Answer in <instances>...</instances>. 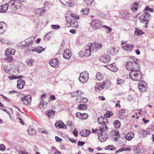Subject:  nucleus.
I'll use <instances>...</instances> for the list:
<instances>
[{
	"label": "nucleus",
	"mask_w": 154,
	"mask_h": 154,
	"mask_svg": "<svg viewBox=\"0 0 154 154\" xmlns=\"http://www.w3.org/2000/svg\"><path fill=\"white\" fill-rule=\"evenodd\" d=\"M128 59L129 61L126 62V68L128 70L133 71L140 70V66L137 58L132 56L128 57Z\"/></svg>",
	"instance_id": "1"
},
{
	"label": "nucleus",
	"mask_w": 154,
	"mask_h": 154,
	"mask_svg": "<svg viewBox=\"0 0 154 154\" xmlns=\"http://www.w3.org/2000/svg\"><path fill=\"white\" fill-rule=\"evenodd\" d=\"M129 75L132 80L135 81L140 80L142 77L141 72L139 70L131 71Z\"/></svg>",
	"instance_id": "2"
},
{
	"label": "nucleus",
	"mask_w": 154,
	"mask_h": 154,
	"mask_svg": "<svg viewBox=\"0 0 154 154\" xmlns=\"http://www.w3.org/2000/svg\"><path fill=\"white\" fill-rule=\"evenodd\" d=\"M16 51L14 49L9 48L7 49L5 51V55L6 56L5 58V60H7L8 62H12L13 59L11 55L14 54Z\"/></svg>",
	"instance_id": "3"
},
{
	"label": "nucleus",
	"mask_w": 154,
	"mask_h": 154,
	"mask_svg": "<svg viewBox=\"0 0 154 154\" xmlns=\"http://www.w3.org/2000/svg\"><path fill=\"white\" fill-rule=\"evenodd\" d=\"M102 24V22L99 20H93L91 22V26L95 30L100 28Z\"/></svg>",
	"instance_id": "4"
},
{
	"label": "nucleus",
	"mask_w": 154,
	"mask_h": 154,
	"mask_svg": "<svg viewBox=\"0 0 154 154\" xmlns=\"http://www.w3.org/2000/svg\"><path fill=\"white\" fill-rule=\"evenodd\" d=\"M150 17V15L149 14L147 13H146L141 15L139 17V19L141 23L146 24V26H147Z\"/></svg>",
	"instance_id": "5"
},
{
	"label": "nucleus",
	"mask_w": 154,
	"mask_h": 154,
	"mask_svg": "<svg viewBox=\"0 0 154 154\" xmlns=\"http://www.w3.org/2000/svg\"><path fill=\"white\" fill-rule=\"evenodd\" d=\"M88 74L85 72L80 74L79 79L81 82L85 83L88 81Z\"/></svg>",
	"instance_id": "6"
},
{
	"label": "nucleus",
	"mask_w": 154,
	"mask_h": 154,
	"mask_svg": "<svg viewBox=\"0 0 154 154\" xmlns=\"http://www.w3.org/2000/svg\"><path fill=\"white\" fill-rule=\"evenodd\" d=\"M100 129H97L94 130L93 129L92 131L93 133H97V134H99V133H105L104 131H106L108 130V128L105 124H103L100 127Z\"/></svg>",
	"instance_id": "7"
},
{
	"label": "nucleus",
	"mask_w": 154,
	"mask_h": 154,
	"mask_svg": "<svg viewBox=\"0 0 154 154\" xmlns=\"http://www.w3.org/2000/svg\"><path fill=\"white\" fill-rule=\"evenodd\" d=\"M147 85L143 81L140 82L138 84V88L142 92H145L147 90Z\"/></svg>",
	"instance_id": "8"
},
{
	"label": "nucleus",
	"mask_w": 154,
	"mask_h": 154,
	"mask_svg": "<svg viewBox=\"0 0 154 154\" xmlns=\"http://www.w3.org/2000/svg\"><path fill=\"white\" fill-rule=\"evenodd\" d=\"M22 102L26 105L30 104L31 101V97L29 95H27L21 98Z\"/></svg>",
	"instance_id": "9"
},
{
	"label": "nucleus",
	"mask_w": 154,
	"mask_h": 154,
	"mask_svg": "<svg viewBox=\"0 0 154 154\" xmlns=\"http://www.w3.org/2000/svg\"><path fill=\"white\" fill-rule=\"evenodd\" d=\"M88 46L91 47L92 51H94L95 49H99L102 47L101 44L97 42L94 43L93 44L89 43L88 44Z\"/></svg>",
	"instance_id": "10"
},
{
	"label": "nucleus",
	"mask_w": 154,
	"mask_h": 154,
	"mask_svg": "<svg viewBox=\"0 0 154 154\" xmlns=\"http://www.w3.org/2000/svg\"><path fill=\"white\" fill-rule=\"evenodd\" d=\"M97 134L101 142L105 141L107 139L108 136L106 133H100Z\"/></svg>",
	"instance_id": "11"
},
{
	"label": "nucleus",
	"mask_w": 154,
	"mask_h": 154,
	"mask_svg": "<svg viewBox=\"0 0 154 154\" xmlns=\"http://www.w3.org/2000/svg\"><path fill=\"white\" fill-rule=\"evenodd\" d=\"M122 48L125 50L129 51L133 49L134 48V46L132 44L128 43L122 46Z\"/></svg>",
	"instance_id": "12"
},
{
	"label": "nucleus",
	"mask_w": 154,
	"mask_h": 154,
	"mask_svg": "<svg viewBox=\"0 0 154 154\" xmlns=\"http://www.w3.org/2000/svg\"><path fill=\"white\" fill-rule=\"evenodd\" d=\"M92 51L91 47L88 46V44L85 46V51L84 52V55L86 57L89 56Z\"/></svg>",
	"instance_id": "13"
},
{
	"label": "nucleus",
	"mask_w": 154,
	"mask_h": 154,
	"mask_svg": "<svg viewBox=\"0 0 154 154\" xmlns=\"http://www.w3.org/2000/svg\"><path fill=\"white\" fill-rule=\"evenodd\" d=\"M72 55V54L70 50L68 49H66L63 52V57L66 59H69Z\"/></svg>",
	"instance_id": "14"
},
{
	"label": "nucleus",
	"mask_w": 154,
	"mask_h": 154,
	"mask_svg": "<svg viewBox=\"0 0 154 154\" xmlns=\"http://www.w3.org/2000/svg\"><path fill=\"white\" fill-rule=\"evenodd\" d=\"M101 62L107 63L111 60V57L109 55H104L102 56L100 58Z\"/></svg>",
	"instance_id": "15"
},
{
	"label": "nucleus",
	"mask_w": 154,
	"mask_h": 154,
	"mask_svg": "<svg viewBox=\"0 0 154 154\" xmlns=\"http://www.w3.org/2000/svg\"><path fill=\"white\" fill-rule=\"evenodd\" d=\"M49 63L52 66L57 67L58 66L59 61L57 59L54 58L51 60Z\"/></svg>",
	"instance_id": "16"
},
{
	"label": "nucleus",
	"mask_w": 154,
	"mask_h": 154,
	"mask_svg": "<svg viewBox=\"0 0 154 154\" xmlns=\"http://www.w3.org/2000/svg\"><path fill=\"white\" fill-rule=\"evenodd\" d=\"M25 84V82L22 79L18 80L17 82V87L20 89L23 88Z\"/></svg>",
	"instance_id": "17"
},
{
	"label": "nucleus",
	"mask_w": 154,
	"mask_h": 154,
	"mask_svg": "<svg viewBox=\"0 0 154 154\" xmlns=\"http://www.w3.org/2000/svg\"><path fill=\"white\" fill-rule=\"evenodd\" d=\"M105 66L107 68L114 72H115L117 70V68L114 63L105 65Z\"/></svg>",
	"instance_id": "18"
},
{
	"label": "nucleus",
	"mask_w": 154,
	"mask_h": 154,
	"mask_svg": "<svg viewBox=\"0 0 154 154\" xmlns=\"http://www.w3.org/2000/svg\"><path fill=\"white\" fill-rule=\"evenodd\" d=\"M102 86H103V88H108L111 85L110 82L108 80H105L103 81L101 83Z\"/></svg>",
	"instance_id": "19"
},
{
	"label": "nucleus",
	"mask_w": 154,
	"mask_h": 154,
	"mask_svg": "<svg viewBox=\"0 0 154 154\" xmlns=\"http://www.w3.org/2000/svg\"><path fill=\"white\" fill-rule=\"evenodd\" d=\"M55 126L57 128H63L64 129L65 128H66V125L61 121H56Z\"/></svg>",
	"instance_id": "20"
},
{
	"label": "nucleus",
	"mask_w": 154,
	"mask_h": 154,
	"mask_svg": "<svg viewBox=\"0 0 154 154\" xmlns=\"http://www.w3.org/2000/svg\"><path fill=\"white\" fill-rule=\"evenodd\" d=\"M6 29L5 23L3 22H0V34L3 33Z\"/></svg>",
	"instance_id": "21"
},
{
	"label": "nucleus",
	"mask_w": 154,
	"mask_h": 154,
	"mask_svg": "<svg viewBox=\"0 0 154 154\" xmlns=\"http://www.w3.org/2000/svg\"><path fill=\"white\" fill-rule=\"evenodd\" d=\"M22 5L21 3L19 0H15V3L14 4V10H17L20 8L22 6Z\"/></svg>",
	"instance_id": "22"
},
{
	"label": "nucleus",
	"mask_w": 154,
	"mask_h": 154,
	"mask_svg": "<svg viewBox=\"0 0 154 154\" xmlns=\"http://www.w3.org/2000/svg\"><path fill=\"white\" fill-rule=\"evenodd\" d=\"M76 100L77 103H84L88 101V99L85 97H79L76 98Z\"/></svg>",
	"instance_id": "23"
},
{
	"label": "nucleus",
	"mask_w": 154,
	"mask_h": 154,
	"mask_svg": "<svg viewBox=\"0 0 154 154\" xmlns=\"http://www.w3.org/2000/svg\"><path fill=\"white\" fill-rule=\"evenodd\" d=\"M8 8V5L7 4H4L3 5L0 6V12L4 13L6 11Z\"/></svg>",
	"instance_id": "24"
},
{
	"label": "nucleus",
	"mask_w": 154,
	"mask_h": 154,
	"mask_svg": "<svg viewBox=\"0 0 154 154\" xmlns=\"http://www.w3.org/2000/svg\"><path fill=\"white\" fill-rule=\"evenodd\" d=\"M90 133L89 131L87 130H83L81 131L79 134L83 137L87 136Z\"/></svg>",
	"instance_id": "25"
},
{
	"label": "nucleus",
	"mask_w": 154,
	"mask_h": 154,
	"mask_svg": "<svg viewBox=\"0 0 154 154\" xmlns=\"http://www.w3.org/2000/svg\"><path fill=\"white\" fill-rule=\"evenodd\" d=\"M134 137V134L133 133H128L125 136L126 139L128 140H130Z\"/></svg>",
	"instance_id": "26"
},
{
	"label": "nucleus",
	"mask_w": 154,
	"mask_h": 154,
	"mask_svg": "<svg viewBox=\"0 0 154 154\" xmlns=\"http://www.w3.org/2000/svg\"><path fill=\"white\" fill-rule=\"evenodd\" d=\"M82 92L79 90L77 91H74L71 93V95L72 97H78L81 95Z\"/></svg>",
	"instance_id": "27"
},
{
	"label": "nucleus",
	"mask_w": 154,
	"mask_h": 154,
	"mask_svg": "<svg viewBox=\"0 0 154 154\" xmlns=\"http://www.w3.org/2000/svg\"><path fill=\"white\" fill-rule=\"evenodd\" d=\"M47 103L44 100H42L39 105V107L42 109H45L47 107Z\"/></svg>",
	"instance_id": "28"
},
{
	"label": "nucleus",
	"mask_w": 154,
	"mask_h": 154,
	"mask_svg": "<svg viewBox=\"0 0 154 154\" xmlns=\"http://www.w3.org/2000/svg\"><path fill=\"white\" fill-rule=\"evenodd\" d=\"M138 7V4L137 2L133 4L131 7V9L133 12L137 11Z\"/></svg>",
	"instance_id": "29"
},
{
	"label": "nucleus",
	"mask_w": 154,
	"mask_h": 154,
	"mask_svg": "<svg viewBox=\"0 0 154 154\" xmlns=\"http://www.w3.org/2000/svg\"><path fill=\"white\" fill-rule=\"evenodd\" d=\"M103 88V86H102L101 84H100L99 83H97L95 87V90L98 92H99L101 91Z\"/></svg>",
	"instance_id": "30"
},
{
	"label": "nucleus",
	"mask_w": 154,
	"mask_h": 154,
	"mask_svg": "<svg viewBox=\"0 0 154 154\" xmlns=\"http://www.w3.org/2000/svg\"><path fill=\"white\" fill-rule=\"evenodd\" d=\"M71 26L73 27L78 28V24L77 22H76L74 20H70L69 22Z\"/></svg>",
	"instance_id": "31"
},
{
	"label": "nucleus",
	"mask_w": 154,
	"mask_h": 154,
	"mask_svg": "<svg viewBox=\"0 0 154 154\" xmlns=\"http://www.w3.org/2000/svg\"><path fill=\"white\" fill-rule=\"evenodd\" d=\"M45 11V8H38L35 10V12L38 15H41Z\"/></svg>",
	"instance_id": "32"
},
{
	"label": "nucleus",
	"mask_w": 154,
	"mask_h": 154,
	"mask_svg": "<svg viewBox=\"0 0 154 154\" xmlns=\"http://www.w3.org/2000/svg\"><path fill=\"white\" fill-rule=\"evenodd\" d=\"M15 3V1L13 0H11L9 1L8 4H7L8 5V7H9V8L11 9L14 10V8L13 7L14 6V4Z\"/></svg>",
	"instance_id": "33"
},
{
	"label": "nucleus",
	"mask_w": 154,
	"mask_h": 154,
	"mask_svg": "<svg viewBox=\"0 0 154 154\" xmlns=\"http://www.w3.org/2000/svg\"><path fill=\"white\" fill-rule=\"evenodd\" d=\"M34 62V60L33 59L29 58L27 60L26 63L29 66H33V63Z\"/></svg>",
	"instance_id": "34"
},
{
	"label": "nucleus",
	"mask_w": 154,
	"mask_h": 154,
	"mask_svg": "<svg viewBox=\"0 0 154 154\" xmlns=\"http://www.w3.org/2000/svg\"><path fill=\"white\" fill-rule=\"evenodd\" d=\"M54 112L52 110L49 109L48 111L47 115L49 118H51L53 116Z\"/></svg>",
	"instance_id": "35"
},
{
	"label": "nucleus",
	"mask_w": 154,
	"mask_h": 154,
	"mask_svg": "<svg viewBox=\"0 0 154 154\" xmlns=\"http://www.w3.org/2000/svg\"><path fill=\"white\" fill-rule=\"evenodd\" d=\"M109 50L110 54L112 55H115L117 53V49L114 48L109 49Z\"/></svg>",
	"instance_id": "36"
},
{
	"label": "nucleus",
	"mask_w": 154,
	"mask_h": 154,
	"mask_svg": "<svg viewBox=\"0 0 154 154\" xmlns=\"http://www.w3.org/2000/svg\"><path fill=\"white\" fill-rule=\"evenodd\" d=\"M96 77L97 80L99 81H101L103 79V76L101 73L98 72L96 75Z\"/></svg>",
	"instance_id": "37"
},
{
	"label": "nucleus",
	"mask_w": 154,
	"mask_h": 154,
	"mask_svg": "<svg viewBox=\"0 0 154 154\" xmlns=\"http://www.w3.org/2000/svg\"><path fill=\"white\" fill-rule=\"evenodd\" d=\"M134 33L136 35H142L144 33L142 30H140L137 28H135Z\"/></svg>",
	"instance_id": "38"
},
{
	"label": "nucleus",
	"mask_w": 154,
	"mask_h": 154,
	"mask_svg": "<svg viewBox=\"0 0 154 154\" xmlns=\"http://www.w3.org/2000/svg\"><path fill=\"white\" fill-rule=\"evenodd\" d=\"M89 9L88 8H83L81 10V12L83 15H87L89 13Z\"/></svg>",
	"instance_id": "39"
},
{
	"label": "nucleus",
	"mask_w": 154,
	"mask_h": 154,
	"mask_svg": "<svg viewBox=\"0 0 154 154\" xmlns=\"http://www.w3.org/2000/svg\"><path fill=\"white\" fill-rule=\"evenodd\" d=\"M88 108V106L85 104H81L79 106V109H80L85 110Z\"/></svg>",
	"instance_id": "40"
},
{
	"label": "nucleus",
	"mask_w": 154,
	"mask_h": 154,
	"mask_svg": "<svg viewBox=\"0 0 154 154\" xmlns=\"http://www.w3.org/2000/svg\"><path fill=\"white\" fill-rule=\"evenodd\" d=\"M131 150V148L130 147H128V148H121L120 149L118 150L117 152H122L123 151H130Z\"/></svg>",
	"instance_id": "41"
},
{
	"label": "nucleus",
	"mask_w": 154,
	"mask_h": 154,
	"mask_svg": "<svg viewBox=\"0 0 154 154\" xmlns=\"http://www.w3.org/2000/svg\"><path fill=\"white\" fill-rule=\"evenodd\" d=\"M115 147L112 145H108L105 147V149L108 150H113L115 149Z\"/></svg>",
	"instance_id": "42"
},
{
	"label": "nucleus",
	"mask_w": 154,
	"mask_h": 154,
	"mask_svg": "<svg viewBox=\"0 0 154 154\" xmlns=\"http://www.w3.org/2000/svg\"><path fill=\"white\" fill-rule=\"evenodd\" d=\"M45 48H43L42 47L39 46L36 48L37 52L38 53H41L43 51L45 50Z\"/></svg>",
	"instance_id": "43"
},
{
	"label": "nucleus",
	"mask_w": 154,
	"mask_h": 154,
	"mask_svg": "<svg viewBox=\"0 0 154 154\" xmlns=\"http://www.w3.org/2000/svg\"><path fill=\"white\" fill-rule=\"evenodd\" d=\"M28 134L30 135H33L35 133V131L34 129L31 128H29L28 131Z\"/></svg>",
	"instance_id": "44"
},
{
	"label": "nucleus",
	"mask_w": 154,
	"mask_h": 154,
	"mask_svg": "<svg viewBox=\"0 0 154 154\" xmlns=\"http://www.w3.org/2000/svg\"><path fill=\"white\" fill-rule=\"evenodd\" d=\"M139 133L141 134L143 137H145L146 135L149 132L143 130H140L139 131Z\"/></svg>",
	"instance_id": "45"
},
{
	"label": "nucleus",
	"mask_w": 154,
	"mask_h": 154,
	"mask_svg": "<svg viewBox=\"0 0 154 154\" xmlns=\"http://www.w3.org/2000/svg\"><path fill=\"white\" fill-rule=\"evenodd\" d=\"M102 27L105 29L106 30V32L107 33L109 32L112 31V29L106 25L102 26Z\"/></svg>",
	"instance_id": "46"
},
{
	"label": "nucleus",
	"mask_w": 154,
	"mask_h": 154,
	"mask_svg": "<svg viewBox=\"0 0 154 154\" xmlns=\"http://www.w3.org/2000/svg\"><path fill=\"white\" fill-rule=\"evenodd\" d=\"M133 150L135 152L136 154H141L140 150L139 147H134Z\"/></svg>",
	"instance_id": "47"
},
{
	"label": "nucleus",
	"mask_w": 154,
	"mask_h": 154,
	"mask_svg": "<svg viewBox=\"0 0 154 154\" xmlns=\"http://www.w3.org/2000/svg\"><path fill=\"white\" fill-rule=\"evenodd\" d=\"M113 114L111 112L107 111L106 113L104 114V116L106 117L109 118L113 115Z\"/></svg>",
	"instance_id": "48"
},
{
	"label": "nucleus",
	"mask_w": 154,
	"mask_h": 154,
	"mask_svg": "<svg viewBox=\"0 0 154 154\" xmlns=\"http://www.w3.org/2000/svg\"><path fill=\"white\" fill-rule=\"evenodd\" d=\"M114 126L117 128H120V123L119 121L117 120L114 122Z\"/></svg>",
	"instance_id": "49"
},
{
	"label": "nucleus",
	"mask_w": 154,
	"mask_h": 154,
	"mask_svg": "<svg viewBox=\"0 0 154 154\" xmlns=\"http://www.w3.org/2000/svg\"><path fill=\"white\" fill-rule=\"evenodd\" d=\"M112 134L118 137L120 136L119 132L117 130H113L112 131Z\"/></svg>",
	"instance_id": "50"
},
{
	"label": "nucleus",
	"mask_w": 154,
	"mask_h": 154,
	"mask_svg": "<svg viewBox=\"0 0 154 154\" xmlns=\"http://www.w3.org/2000/svg\"><path fill=\"white\" fill-rule=\"evenodd\" d=\"M3 68L5 72L7 73L9 72L11 69V67L8 66H4Z\"/></svg>",
	"instance_id": "51"
},
{
	"label": "nucleus",
	"mask_w": 154,
	"mask_h": 154,
	"mask_svg": "<svg viewBox=\"0 0 154 154\" xmlns=\"http://www.w3.org/2000/svg\"><path fill=\"white\" fill-rule=\"evenodd\" d=\"M104 121L103 117L100 116L98 118V122L100 124H103V121Z\"/></svg>",
	"instance_id": "52"
},
{
	"label": "nucleus",
	"mask_w": 154,
	"mask_h": 154,
	"mask_svg": "<svg viewBox=\"0 0 154 154\" xmlns=\"http://www.w3.org/2000/svg\"><path fill=\"white\" fill-rule=\"evenodd\" d=\"M51 27L52 29H60V26L58 25H51Z\"/></svg>",
	"instance_id": "53"
},
{
	"label": "nucleus",
	"mask_w": 154,
	"mask_h": 154,
	"mask_svg": "<svg viewBox=\"0 0 154 154\" xmlns=\"http://www.w3.org/2000/svg\"><path fill=\"white\" fill-rule=\"evenodd\" d=\"M88 117L87 114L86 113H82V119H87Z\"/></svg>",
	"instance_id": "54"
},
{
	"label": "nucleus",
	"mask_w": 154,
	"mask_h": 154,
	"mask_svg": "<svg viewBox=\"0 0 154 154\" xmlns=\"http://www.w3.org/2000/svg\"><path fill=\"white\" fill-rule=\"evenodd\" d=\"M85 3L87 5H90L92 3L93 0H84Z\"/></svg>",
	"instance_id": "55"
},
{
	"label": "nucleus",
	"mask_w": 154,
	"mask_h": 154,
	"mask_svg": "<svg viewBox=\"0 0 154 154\" xmlns=\"http://www.w3.org/2000/svg\"><path fill=\"white\" fill-rule=\"evenodd\" d=\"M70 16L76 19H78L79 18V17L77 16L75 14H71Z\"/></svg>",
	"instance_id": "56"
},
{
	"label": "nucleus",
	"mask_w": 154,
	"mask_h": 154,
	"mask_svg": "<svg viewBox=\"0 0 154 154\" xmlns=\"http://www.w3.org/2000/svg\"><path fill=\"white\" fill-rule=\"evenodd\" d=\"M82 113L80 112H77L76 114V116L79 119H81L82 118Z\"/></svg>",
	"instance_id": "57"
},
{
	"label": "nucleus",
	"mask_w": 154,
	"mask_h": 154,
	"mask_svg": "<svg viewBox=\"0 0 154 154\" xmlns=\"http://www.w3.org/2000/svg\"><path fill=\"white\" fill-rule=\"evenodd\" d=\"M73 133L75 136L78 135V131L76 128H75L73 131Z\"/></svg>",
	"instance_id": "58"
},
{
	"label": "nucleus",
	"mask_w": 154,
	"mask_h": 154,
	"mask_svg": "<svg viewBox=\"0 0 154 154\" xmlns=\"http://www.w3.org/2000/svg\"><path fill=\"white\" fill-rule=\"evenodd\" d=\"M0 109L2 110L4 112H6L8 115H9V116H10V112L6 109H5V108H4L3 107H2V109L0 108Z\"/></svg>",
	"instance_id": "59"
},
{
	"label": "nucleus",
	"mask_w": 154,
	"mask_h": 154,
	"mask_svg": "<svg viewBox=\"0 0 154 154\" xmlns=\"http://www.w3.org/2000/svg\"><path fill=\"white\" fill-rule=\"evenodd\" d=\"M124 82L123 80L120 79L117 80V84L118 85H120L122 83Z\"/></svg>",
	"instance_id": "60"
},
{
	"label": "nucleus",
	"mask_w": 154,
	"mask_h": 154,
	"mask_svg": "<svg viewBox=\"0 0 154 154\" xmlns=\"http://www.w3.org/2000/svg\"><path fill=\"white\" fill-rule=\"evenodd\" d=\"M55 139L56 141L58 142H61L62 141V140L61 138L57 136H55Z\"/></svg>",
	"instance_id": "61"
},
{
	"label": "nucleus",
	"mask_w": 154,
	"mask_h": 154,
	"mask_svg": "<svg viewBox=\"0 0 154 154\" xmlns=\"http://www.w3.org/2000/svg\"><path fill=\"white\" fill-rule=\"evenodd\" d=\"M5 149V147L4 145H1L0 146V150L3 151Z\"/></svg>",
	"instance_id": "62"
},
{
	"label": "nucleus",
	"mask_w": 154,
	"mask_h": 154,
	"mask_svg": "<svg viewBox=\"0 0 154 154\" xmlns=\"http://www.w3.org/2000/svg\"><path fill=\"white\" fill-rule=\"evenodd\" d=\"M85 143L82 141H79L78 143V145L79 146H82Z\"/></svg>",
	"instance_id": "63"
},
{
	"label": "nucleus",
	"mask_w": 154,
	"mask_h": 154,
	"mask_svg": "<svg viewBox=\"0 0 154 154\" xmlns=\"http://www.w3.org/2000/svg\"><path fill=\"white\" fill-rule=\"evenodd\" d=\"M107 117H103L104 121H103V124L106 125V123H108L107 119L106 118Z\"/></svg>",
	"instance_id": "64"
}]
</instances>
